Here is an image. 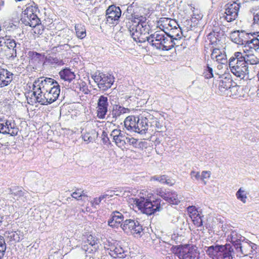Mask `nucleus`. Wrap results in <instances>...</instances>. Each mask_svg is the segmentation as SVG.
Segmentation results:
<instances>
[{"label": "nucleus", "instance_id": "1", "mask_svg": "<svg viewBox=\"0 0 259 259\" xmlns=\"http://www.w3.org/2000/svg\"><path fill=\"white\" fill-rule=\"evenodd\" d=\"M259 64V56L243 49V52H235L229 60V66L231 72L236 76L243 79L249 74L253 65Z\"/></svg>", "mask_w": 259, "mask_h": 259}, {"label": "nucleus", "instance_id": "2", "mask_svg": "<svg viewBox=\"0 0 259 259\" xmlns=\"http://www.w3.org/2000/svg\"><path fill=\"white\" fill-rule=\"evenodd\" d=\"M181 38L179 32L175 36L168 34L164 31L159 30L151 34L148 42L157 50L169 51L175 45H178V40Z\"/></svg>", "mask_w": 259, "mask_h": 259}, {"label": "nucleus", "instance_id": "3", "mask_svg": "<svg viewBox=\"0 0 259 259\" xmlns=\"http://www.w3.org/2000/svg\"><path fill=\"white\" fill-rule=\"evenodd\" d=\"M255 33H245L244 31L240 32L239 30L234 31L231 34V37L233 41L238 45H244V49H247L248 51L254 53L256 52L259 56V39L253 38L249 39L250 35L253 36Z\"/></svg>", "mask_w": 259, "mask_h": 259}, {"label": "nucleus", "instance_id": "4", "mask_svg": "<svg viewBox=\"0 0 259 259\" xmlns=\"http://www.w3.org/2000/svg\"><path fill=\"white\" fill-rule=\"evenodd\" d=\"M38 86L39 90L41 88L42 91L49 93V100L53 101V102L57 100L60 93V89L59 84L56 80L51 78L40 77L33 82L32 90H35Z\"/></svg>", "mask_w": 259, "mask_h": 259}, {"label": "nucleus", "instance_id": "5", "mask_svg": "<svg viewBox=\"0 0 259 259\" xmlns=\"http://www.w3.org/2000/svg\"><path fill=\"white\" fill-rule=\"evenodd\" d=\"M126 27L135 41L141 43L146 41L148 42L149 38L151 37V34L149 35L150 27L146 21L140 24L131 22L126 25Z\"/></svg>", "mask_w": 259, "mask_h": 259}, {"label": "nucleus", "instance_id": "6", "mask_svg": "<svg viewBox=\"0 0 259 259\" xmlns=\"http://www.w3.org/2000/svg\"><path fill=\"white\" fill-rule=\"evenodd\" d=\"M134 203L143 213L151 215L162 210L164 203L160 199L151 201L144 197L135 198Z\"/></svg>", "mask_w": 259, "mask_h": 259}, {"label": "nucleus", "instance_id": "7", "mask_svg": "<svg viewBox=\"0 0 259 259\" xmlns=\"http://www.w3.org/2000/svg\"><path fill=\"white\" fill-rule=\"evenodd\" d=\"M143 119L142 114L137 117L128 116L124 121V127L129 132L144 134V124L145 122Z\"/></svg>", "mask_w": 259, "mask_h": 259}, {"label": "nucleus", "instance_id": "8", "mask_svg": "<svg viewBox=\"0 0 259 259\" xmlns=\"http://www.w3.org/2000/svg\"><path fill=\"white\" fill-rule=\"evenodd\" d=\"M120 227L127 234H131L137 237H140L142 235V226L137 220L126 219L122 223Z\"/></svg>", "mask_w": 259, "mask_h": 259}, {"label": "nucleus", "instance_id": "9", "mask_svg": "<svg viewBox=\"0 0 259 259\" xmlns=\"http://www.w3.org/2000/svg\"><path fill=\"white\" fill-rule=\"evenodd\" d=\"M36 11V9L33 7L27 8L23 13L21 19L22 22L26 26H29L31 27L39 26L40 21L35 14Z\"/></svg>", "mask_w": 259, "mask_h": 259}, {"label": "nucleus", "instance_id": "10", "mask_svg": "<svg viewBox=\"0 0 259 259\" xmlns=\"http://www.w3.org/2000/svg\"><path fill=\"white\" fill-rule=\"evenodd\" d=\"M92 78L97 83L98 87L103 91L110 88L114 81V77L110 74H106L100 72H96Z\"/></svg>", "mask_w": 259, "mask_h": 259}, {"label": "nucleus", "instance_id": "11", "mask_svg": "<svg viewBox=\"0 0 259 259\" xmlns=\"http://www.w3.org/2000/svg\"><path fill=\"white\" fill-rule=\"evenodd\" d=\"M18 131L19 128L14 120L6 119L5 117H0V133L15 136L17 135Z\"/></svg>", "mask_w": 259, "mask_h": 259}, {"label": "nucleus", "instance_id": "12", "mask_svg": "<svg viewBox=\"0 0 259 259\" xmlns=\"http://www.w3.org/2000/svg\"><path fill=\"white\" fill-rule=\"evenodd\" d=\"M130 109L125 108L119 104L112 105V109L109 110L106 119L108 122L114 123L125 113L130 112Z\"/></svg>", "mask_w": 259, "mask_h": 259}, {"label": "nucleus", "instance_id": "13", "mask_svg": "<svg viewBox=\"0 0 259 259\" xmlns=\"http://www.w3.org/2000/svg\"><path fill=\"white\" fill-rule=\"evenodd\" d=\"M121 16L120 8L115 5L109 6L106 11V21L109 24H117Z\"/></svg>", "mask_w": 259, "mask_h": 259}, {"label": "nucleus", "instance_id": "14", "mask_svg": "<svg viewBox=\"0 0 259 259\" xmlns=\"http://www.w3.org/2000/svg\"><path fill=\"white\" fill-rule=\"evenodd\" d=\"M109 104L107 97L102 95L97 100L96 113L97 117L100 119L105 118L108 111Z\"/></svg>", "mask_w": 259, "mask_h": 259}, {"label": "nucleus", "instance_id": "15", "mask_svg": "<svg viewBox=\"0 0 259 259\" xmlns=\"http://www.w3.org/2000/svg\"><path fill=\"white\" fill-rule=\"evenodd\" d=\"M178 250L177 255L180 259H196L197 257V249L193 246H182L178 248Z\"/></svg>", "mask_w": 259, "mask_h": 259}, {"label": "nucleus", "instance_id": "16", "mask_svg": "<svg viewBox=\"0 0 259 259\" xmlns=\"http://www.w3.org/2000/svg\"><path fill=\"white\" fill-rule=\"evenodd\" d=\"M225 13L224 17L227 22H230L235 20L237 16L240 8V4L233 2L228 3L225 6Z\"/></svg>", "mask_w": 259, "mask_h": 259}, {"label": "nucleus", "instance_id": "17", "mask_svg": "<svg viewBox=\"0 0 259 259\" xmlns=\"http://www.w3.org/2000/svg\"><path fill=\"white\" fill-rule=\"evenodd\" d=\"M110 136L113 138V142L118 147L120 148H125L127 137L123 132L120 130H113L110 134Z\"/></svg>", "mask_w": 259, "mask_h": 259}, {"label": "nucleus", "instance_id": "18", "mask_svg": "<svg viewBox=\"0 0 259 259\" xmlns=\"http://www.w3.org/2000/svg\"><path fill=\"white\" fill-rule=\"evenodd\" d=\"M33 95L35 97L36 101L41 105H47L53 102V101L49 100V93L41 90L38 89V86L35 88V90H33Z\"/></svg>", "mask_w": 259, "mask_h": 259}, {"label": "nucleus", "instance_id": "19", "mask_svg": "<svg viewBox=\"0 0 259 259\" xmlns=\"http://www.w3.org/2000/svg\"><path fill=\"white\" fill-rule=\"evenodd\" d=\"M158 195L171 204L177 205L181 201V198L178 197V194L175 192L165 193L160 191L158 192Z\"/></svg>", "mask_w": 259, "mask_h": 259}, {"label": "nucleus", "instance_id": "20", "mask_svg": "<svg viewBox=\"0 0 259 259\" xmlns=\"http://www.w3.org/2000/svg\"><path fill=\"white\" fill-rule=\"evenodd\" d=\"M142 116L143 120L145 122V124H144V134H145L149 127H154L155 125H156L158 119L147 112H144Z\"/></svg>", "mask_w": 259, "mask_h": 259}, {"label": "nucleus", "instance_id": "21", "mask_svg": "<svg viewBox=\"0 0 259 259\" xmlns=\"http://www.w3.org/2000/svg\"><path fill=\"white\" fill-rule=\"evenodd\" d=\"M123 215L119 211H113L111 214V218L108 221L109 226L117 228L122 224L124 220Z\"/></svg>", "mask_w": 259, "mask_h": 259}, {"label": "nucleus", "instance_id": "22", "mask_svg": "<svg viewBox=\"0 0 259 259\" xmlns=\"http://www.w3.org/2000/svg\"><path fill=\"white\" fill-rule=\"evenodd\" d=\"M5 46L9 49H12L13 52L12 55L16 56V47L17 44L14 39L11 38L10 36L6 35L4 37L0 38V46Z\"/></svg>", "mask_w": 259, "mask_h": 259}, {"label": "nucleus", "instance_id": "23", "mask_svg": "<svg viewBox=\"0 0 259 259\" xmlns=\"http://www.w3.org/2000/svg\"><path fill=\"white\" fill-rule=\"evenodd\" d=\"M211 58L220 64H226L227 63V59L225 52L219 49H213L211 54Z\"/></svg>", "mask_w": 259, "mask_h": 259}, {"label": "nucleus", "instance_id": "24", "mask_svg": "<svg viewBox=\"0 0 259 259\" xmlns=\"http://www.w3.org/2000/svg\"><path fill=\"white\" fill-rule=\"evenodd\" d=\"M13 74L7 69H0V88L9 84L12 80Z\"/></svg>", "mask_w": 259, "mask_h": 259}, {"label": "nucleus", "instance_id": "25", "mask_svg": "<svg viewBox=\"0 0 259 259\" xmlns=\"http://www.w3.org/2000/svg\"><path fill=\"white\" fill-rule=\"evenodd\" d=\"M223 245H212L206 250V254L212 259H220L222 250H223Z\"/></svg>", "mask_w": 259, "mask_h": 259}, {"label": "nucleus", "instance_id": "26", "mask_svg": "<svg viewBox=\"0 0 259 259\" xmlns=\"http://www.w3.org/2000/svg\"><path fill=\"white\" fill-rule=\"evenodd\" d=\"M108 253L113 257H124L125 255L123 249L119 245L111 244L107 248Z\"/></svg>", "mask_w": 259, "mask_h": 259}, {"label": "nucleus", "instance_id": "27", "mask_svg": "<svg viewBox=\"0 0 259 259\" xmlns=\"http://www.w3.org/2000/svg\"><path fill=\"white\" fill-rule=\"evenodd\" d=\"M255 246V245L251 242H247L243 240L236 249H239V250L242 254L247 255L253 252V251L254 250L253 247Z\"/></svg>", "mask_w": 259, "mask_h": 259}, {"label": "nucleus", "instance_id": "28", "mask_svg": "<svg viewBox=\"0 0 259 259\" xmlns=\"http://www.w3.org/2000/svg\"><path fill=\"white\" fill-rule=\"evenodd\" d=\"M219 81V89L221 92H224L228 91L231 86L233 84V80L230 74L225 76L220 77ZM234 83H235L234 82Z\"/></svg>", "mask_w": 259, "mask_h": 259}, {"label": "nucleus", "instance_id": "29", "mask_svg": "<svg viewBox=\"0 0 259 259\" xmlns=\"http://www.w3.org/2000/svg\"><path fill=\"white\" fill-rule=\"evenodd\" d=\"M220 259H235L234 249L230 244L223 245Z\"/></svg>", "mask_w": 259, "mask_h": 259}, {"label": "nucleus", "instance_id": "30", "mask_svg": "<svg viewBox=\"0 0 259 259\" xmlns=\"http://www.w3.org/2000/svg\"><path fill=\"white\" fill-rule=\"evenodd\" d=\"M72 32L69 29H66L61 32L58 36L57 39L60 40V43H62L61 46L64 47H68L67 43L71 39V34Z\"/></svg>", "mask_w": 259, "mask_h": 259}, {"label": "nucleus", "instance_id": "31", "mask_svg": "<svg viewBox=\"0 0 259 259\" xmlns=\"http://www.w3.org/2000/svg\"><path fill=\"white\" fill-rule=\"evenodd\" d=\"M59 74L61 79L69 82H70L75 77L74 72L72 71L71 70L68 68H65L61 70Z\"/></svg>", "mask_w": 259, "mask_h": 259}, {"label": "nucleus", "instance_id": "32", "mask_svg": "<svg viewBox=\"0 0 259 259\" xmlns=\"http://www.w3.org/2000/svg\"><path fill=\"white\" fill-rule=\"evenodd\" d=\"M31 185L35 188H38L43 184V179L41 176L36 172H32L29 174Z\"/></svg>", "mask_w": 259, "mask_h": 259}, {"label": "nucleus", "instance_id": "33", "mask_svg": "<svg viewBox=\"0 0 259 259\" xmlns=\"http://www.w3.org/2000/svg\"><path fill=\"white\" fill-rule=\"evenodd\" d=\"M228 239L231 242L234 247L236 248L243 240H244L245 238L242 237L240 234H238L236 231H232L231 234L228 235Z\"/></svg>", "mask_w": 259, "mask_h": 259}, {"label": "nucleus", "instance_id": "34", "mask_svg": "<svg viewBox=\"0 0 259 259\" xmlns=\"http://www.w3.org/2000/svg\"><path fill=\"white\" fill-rule=\"evenodd\" d=\"M74 2L79 11H84L91 8L93 0H74Z\"/></svg>", "mask_w": 259, "mask_h": 259}, {"label": "nucleus", "instance_id": "35", "mask_svg": "<svg viewBox=\"0 0 259 259\" xmlns=\"http://www.w3.org/2000/svg\"><path fill=\"white\" fill-rule=\"evenodd\" d=\"M126 17L128 18V21L126 22V25L131 23V22L132 23L136 22L137 24H140L142 23L143 20V22L146 21V18L145 17L139 15L136 11L132 15H126Z\"/></svg>", "mask_w": 259, "mask_h": 259}, {"label": "nucleus", "instance_id": "36", "mask_svg": "<svg viewBox=\"0 0 259 259\" xmlns=\"http://www.w3.org/2000/svg\"><path fill=\"white\" fill-rule=\"evenodd\" d=\"M98 133L94 130H91L82 135V139L88 143L93 142L97 137Z\"/></svg>", "mask_w": 259, "mask_h": 259}, {"label": "nucleus", "instance_id": "37", "mask_svg": "<svg viewBox=\"0 0 259 259\" xmlns=\"http://www.w3.org/2000/svg\"><path fill=\"white\" fill-rule=\"evenodd\" d=\"M76 36L80 39H82L86 36V29L85 26L80 24H76L75 26Z\"/></svg>", "mask_w": 259, "mask_h": 259}, {"label": "nucleus", "instance_id": "38", "mask_svg": "<svg viewBox=\"0 0 259 259\" xmlns=\"http://www.w3.org/2000/svg\"><path fill=\"white\" fill-rule=\"evenodd\" d=\"M71 196L77 199V200H81L82 197H88V195L86 192L81 189H76V190L71 194Z\"/></svg>", "mask_w": 259, "mask_h": 259}, {"label": "nucleus", "instance_id": "39", "mask_svg": "<svg viewBox=\"0 0 259 259\" xmlns=\"http://www.w3.org/2000/svg\"><path fill=\"white\" fill-rule=\"evenodd\" d=\"M151 180L157 181L162 184H166L172 185V183L170 182L169 179H167L165 175L162 176H154L151 179Z\"/></svg>", "mask_w": 259, "mask_h": 259}, {"label": "nucleus", "instance_id": "40", "mask_svg": "<svg viewBox=\"0 0 259 259\" xmlns=\"http://www.w3.org/2000/svg\"><path fill=\"white\" fill-rule=\"evenodd\" d=\"M162 22L164 23L165 25H167L169 27L171 28V29H175L176 31L180 32L181 34H182L181 31L177 27L178 24L175 20L169 18H164V20Z\"/></svg>", "mask_w": 259, "mask_h": 259}, {"label": "nucleus", "instance_id": "41", "mask_svg": "<svg viewBox=\"0 0 259 259\" xmlns=\"http://www.w3.org/2000/svg\"><path fill=\"white\" fill-rule=\"evenodd\" d=\"M236 196L237 198L242 202L243 203H245L246 202V192L242 188H240L237 191Z\"/></svg>", "mask_w": 259, "mask_h": 259}, {"label": "nucleus", "instance_id": "42", "mask_svg": "<svg viewBox=\"0 0 259 259\" xmlns=\"http://www.w3.org/2000/svg\"><path fill=\"white\" fill-rule=\"evenodd\" d=\"M240 87L236 84L232 85L230 88L227 91L228 93H227V95L230 97H235L238 95V90L239 89Z\"/></svg>", "mask_w": 259, "mask_h": 259}, {"label": "nucleus", "instance_id": "43", "mask_svg": "<svg viewBox=\"0 0 259 259\" xmlns=\"http://www.w3.org/2000/svg\"><path fill=\"white\" fill-rule=\"evenodd\" d=\"M6 250V243L3 236H0V259L4 255Z\"/></svg>", "mask_w": 259, "mask_h": 259}, {"label": "nucleus", "instance_id": "44", "mask_svg": "<svg viewBox=\"0 0 259 259\" xmlns=\"http://www.w3.org/2000/svg\"><path fill=\"white\" fill-rule=\"evenodd\" d=\"M28 55L31 58L33 62H38L40 60L41 55L40 54L35 52L30 51L28 53Z\"/></svg>", "mask_w": 259, "mask_h": 259}, {"label": "nucleus", "instance_id": "45", "mask_svg": "<svg viewBox=\"0 0 259 259\" xmlns=\"http://www.w3.org/2000/svg\"><path fill=\"white\" fill-rule=\"evenodd\" d=\"M8 238H9L10 241H14L15 242H18L20 240L19 235L17 232L8 233Z\"/></svg>", "mask_w": 259, "mask_h": 259}, {"label": "nucleus", "instance_id": "46", "mask_svg": "<svg viewBox=\"0 0 259 259\" xmlns=\"http://www.w3.org/2000/svg\"><path fill=\"white\" fill-rule=\"evenodd\" d=\"M194 224L197 227H199L202 226L203 222L201 219V217L199 214L194 216L191 217V218Z\"/></svg>", "mask_w": 259, "mask_h": 259}, {"label": "nucleus", "instance_id": "47", "mask_svg": "<svg viewBox=\"0 0 259 259\" xmlns=\"http://www.w3.org/2000/svg\"><path fill=\"white\" fill-rule=\"evenodd\" d=\"M203 74L206 78H210L213 77V69L209 66L208 64H207V67L204 70Z\"/></svg>", "mask_w": 259, "mask_h": 259}, {"label": "nucleus", "instance_id": "48", "mask_svg": "<svg viewBox=\"0 0 259 259\" xmlns=\"http://www.w3.org/2000/svg\"><path fill=\"white\" fill-rule=\"evenodd\" d=\"M10 192L13 196L17 197L18 198L23 196L24 194L23 191L21 189H20L19 187H18L17 189H13V190H11Z\"/></svg>", "mask_w": 259, "mask_h": 259}, {"label": "nucleus", "instance_id": "49", "mask_svg": "<svg viewBox=\"0 0 259 259\" xmlns=\"http://www.w3.org/2000/svg\"><path fill=\"white\" fill-rule=\"evenodd\" d=\"M210 171H203L201 174V180L203 182L204 185L206 184V179H209L210 177Z\"/></svg>", "mask_w": 259, "mask_h": 259}, {"label": "nucleus", "instance_id": "50", "mask_svg": "<svg viewBox=\"0 0 259 259\" xmlns=\"http://www.w3.org/2000/svg\"><path fill=\"white\" fill-rule=\"evenodd\" d=\"M188 212L190 214V217L195 216L199 213H198V211L196 209V208L194 206H189L187 208Z\"/></svg>", "mask_w": 259, "mask_h": 259}, {"label": "nucleus", "instance_id": "51", "mask_svg": "<svg viewBox=\"0 0 259 259\" xmlns=\"http://www.w3.org/2000/svg\"><path fill=\"white\" fill-rule=\"evenodd\" d=\"M97 242L98 240L96 238L94 237L92 235L88 236L87 239V243L89 244L93 247L94 246H95L97 244Z\"/></svg>", "mask_w": 259, "mask_h": 259}, {"label": "nucleus", "instance_id": "52", "mask_svg": "<svg viewBox=\"0 0 259 259\" xmlns=\"http://www.w3.org/2000/svg\"><path fill=\"white\" fill-rule=\"evenodd\" d=\"M253 26L256 28H259V12L253 16Z\"/></svg>", "mask_w": 259, "mask_h": 259}, {"label": "nucleus", "instance_id": "53", "mask_svg": "<svg viewBox=\"0 0 259 259\" xmlns=\"http://www.w3.org/2000/svg\"><path fill=\"white\" fill-rule=\"evenodd\" d=\"M138 142V140L134 138H129L127 137V139L126 140V145L129 144L130 145H133L135 147H137V144Z\"/></svg>", "mask_w": 259, "mask_h": 259}, {"label": "nucleus", "instance_id": "54", "mask_svg": "<svg viewBox=\"0 0 259 259\" xmlns=\"http://www.w3.org/2000/svg\"><path fill=\"white\" fill-rule=\"evenodd\" d=\"M5 27L7 31H13L17 28V25L11 23L6 24Z\"/></svg>", "mask_w": 259, "mask_h": 259}, {"label": "nucleus", "instance_id": "55", "mask_svg": "<svg viewBox=\"0 0 259 259\" xmlns=\"http://www.w3.org/2000/svg\"><path fill=\"white\" fill-rule=\"evenodd\" d=\"M190 176L192 179H195L196 180H201V175L199 172L192 171L190 173Z\"/></svg>", "mask_w": 259, "mask_h": 259}, {"label": "nucleus", "instance_id": "56", "mask_svg": "<svg viewBox=\"0 0 259 259\" xmlns=\"http://www.w3.org/2000/svg\"><path fill=\"white\" fill-rule=\"evenodd\" d=\"M49 60L50 62L52 64H56L59 65L62 64V61L59 60V59H58L56 57H55V58L51 57L50 58H49Z\"/></svg>", "mask_w": 259, "mask_h": 259}, {"label": "nucleus", "instance_id": "57", "mask_svg": "<svg viewBox=\"0 0 259 259\" xmlns=\"http://www.w3.org/2000/svg\"><path fill=\"white\" fill-rule=\"evenodd\" d=\"M135 11V10L132 5L129 6L126 9V12L128 14L127 15H132Z\"/></svg>", "mask_w": 259, "mask_h": 259}, {"label": "nucleus", "instance_id": "58", "mask_svg": "<svg viewBox=\"0 0 259 259\" xmlns=\"http://www.w3.org/2000/svg\"><path fill=\"white\" fill-rule=\"evenodd\" d=\"M101 202V200L99 197L95 198H94V200L92 202V205L93 206L94 205H98Z\"/></svg>", "mask_w": 259, "mask_h": 259}, {"label": "nucleus", "instance_id": "59", "mask_svg": "<svg viewBox=\"0 0 259 259\" xmlns=\"http://www.w3.org/2000/svg\"><path fill=\"white\" fill-rule=\"evenodd\" d=\"M155 130H161L162 128V125L158 121H157V123H156V125H155Z\"/></svg>", "mask_w": 259, "mask_h": 259}, {"label": "nucleus", "instance_id": "60", "mask_svg": "<svg viewBox=\"0 0 259 259\" xmlns=\"http://www.w3.org/2000/svg\"><path fill=\"white\" fill-rule=\"evenodd\" d=\"M109 198V195L108 194H104V195H101L99 198L100 199H101V200L102 201V200H103L105 198Z\"/></svg>", "mask_w": 259, "mask_h": 259}, {"label": "nucleus", "instance_id": "61", "mask_svg": "<svg viewBox=\"0 0 259 259\" xmlns=\"http://www.w3.org/2000/svg\"><path fill=\"white\" fill-rule=\"evenodd\" d=\"M215 34L213 33H209V34L208 35L207 37H208V39H211L212 38V36H214Z\"/></svg>", "mask_w": 259, "mask_h": 259}, {"label": "nucleus", "instance_id": "62", "mask_svg": "<svg viewBox=\"0 0 259 259\" xmlns=\"http://www.w3.org/2000/svg\"><path fill=\"white\" fill-rule=\"evenodd\" d=\"M83 88H84L83 89V92H84L85 94H88L89 90L84 86L83 87Z\"/></svg>", "mask_w": 259, "mask_h": 259}, {"label": "nucleus", "instance_id": "63", "mask_svg": "<svg viewBox=\"0 0 259 259\" xmlns=\"http://www.w3.org/2000/svg\"><path fill=\"white\" fill-rule=\"evenodd\" d=\"M107 134L105 132H103V134H102V136H104L105 137H106V139H107V140H109V139L108 137H107Z\"/></svg>", "mask_w": 259, "mask_h": 259}, {"label": "nucleus", "instance_id": "64", "mask_svg": "<svg viewBox=\"0 0 259 259\" xmlns=\"http://www.w3.org/2000/svg\"><path fill=\"white\" fill-rule=\"evenodd\" d=\"M224 64H220V65H218V67L219 69H221L222 68V66ZM225 65H226V64H225Z\"/></svg>", "mask_w": 259, "mask_h": 259}]
</instances>
